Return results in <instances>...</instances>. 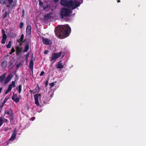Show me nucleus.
<instances>
[{"label": "nucleus", "mask_w": 146, "mask_h": 146, "mask_svg": "<svg viewBox=\"0 0 146 146\" xmlns=\"http://www.w3.org/2000/svg\"><path fill=\"white\" fill-rule=\"evenodd\" d=\"M51 13L47 14L46 15H45L44 16V18L49 19L50 17V15Z\"/></svg>", "instance_id": "obj_29"}, {"label": "nucleus", "mask_w": 146, "mask_h": 146, "mask_svg": "<svg viewBox=\"0 0 146 146\" xmlns=\"http://www.w3.org/2000/svg\"><path fill=\"white\" fill-rule=\"evenodd\" d=\"M8 100V99L7 98H6L4 100L3 102L5 103L7 102V100Z\"/></svg>", "instance_id": "obj_41"}, {"label": "nucleus", "mask_w": 146, "mask_h": 146, "mask_svg": "<svg viewBox=\"0 0 146 146\" xmlns=\"http://www.w3.org/2000/svg\"><path fill=\"white\" fill-rule=\"evenodd\" d=\"M2 32L3 34V37L1 39V43L2 44H4L5 43L7 36V35L5 34V31L3 29L2 30Z\"/></svg>", "instance_id": "obj_6"}, {"label": "nucleus", "mask_w": 146, "mask_h": 146, "mask_svg": "<svg viewBox=\"0 0 146 146\" xmlns=\"http://www.w3.org/2000/svg\"><path fill=\"white\" fill-rule=\"evenodd\" d=\"M29 91L31 93H32V92H33V91L31 90H30Z\"/></svg>", "instance_id": "obj_53"}, {"label": "nucleus", "mask_w": 146, "mask_h": 146, "mask_svg": "<svg viewBox=\"0 0 146 146\" xmlns=\"http://www.w3.org/2000/svg\"><path fill=\"white\" fill-rule=\"evenodd\" d=\"M16 67L17 68H18L19 67V64H17L16 65Z\"/></svg>", "instance_id": "obj_50"}, {"label": "nucleus", "mask_w": 146, "mask_h": 146, "mask_svg": "<svg viewBox=\"0 0 146 146\" xmlns=\"http://www.w3.org/2000/svg\"><path fill=\"white\" fill-rule=\"evenodd\" d=\"M49 51L48 50H45V51H44V54H47L48 52Z\"/></svg>", "instance_id": "obj_45"}, {"label": "nucleus", "mask_w": 146, "mask_h": 146, "mask_svg": "<svg viewBox=\"0 0 146 146\" xmlns=\"http://www.w3.org/2000/svg\"><path fill=\"white\" fill-rule=\"evenodd\" d=\"M56 67L58 69H61L63 68V65L62 64L61 60L58 62V64L56 65Z\"/></svg>", "instance_id": "obj_16"}, {"label": "nucleus", "mask_w": 146, "mask_h": 146, "mask_svg": "<svg viewBox=\"0 0 146 146\" xmlns=\"http://www.w3.org/2000/svg\"><path fill=\"white\" fill-rule=\"evenodd\" d=\"M15 51V50L14 48H12L11 50V52H10V54H12Z\"/></svg>", "instance_id": "obj_35"}, {"label": "nucleus", "mask_w": 146, "mask_h": 146, "mask_svg": "<svg viewBox=\"0 0 146 146\" xmlns=\"http://www.w3.org/2000/svg\"><path fill=\"white\" fill-rule=\"evenodd\" d=\"M12 64H13V63L12 62H10V66H11Z\"/></svg>", "instance_id": "obj_54"}, {"label": "nucleus", "mask_w": 146, "mask_h": 146, "mask_svg": "<svg viewBox=\"0 0 146 146\" xmlns=\"http://www.w3.org/2000/svg\"><path fill=\"white\" fill-rule=\"evenodd\" d=\"M1 65L2 67L5 68L7 65V62L6 60L3 61L1 63Z\"/></svg>", "instance_id": "obj_20"}, {"label": "nucleus", "mask_w": 146, "mask_h": 146, "mask_svg": "<svg viewBox=\"0 0 146 146\" xmlns=\"http://www.w3.org/2000/svg\"><path fill=\"white\" fill-rule=\"evenodd\" d=\"M49 6V5L48 4H47L45 6H44L43 7V9L44 10H45L46 9H47Z\"/></svg>", "instance_id": "obj_33"}, {"label": "nucleus", "mask_w": 146, "mask_h": 146, "mask_svg": "<svg viewBox=\"0 0 146 146\" xmlns=\"http://www.w3.org/2000/svg\"><path fill=\"white\" fill-rule=\"evenodd\" d=\"M35 117H33V118H31V119H32V120H33H33H34V119H35Z\"/></svg>", "instance_id": "obj_55"}, {"label": "nucleus", "mask_w": 146, "mask_h": 146, "mask_svg": "<svg viewBox=\"0 0 146 146\" xmlns=\"http://www.w3.org/2000/svg\"><path fill=\"white\" fill-rule=\"evenodd\" d=\"M4 113L5 114L9 115L10 121L13 120L14 117L13 110L11 109H9L7 110H5L4 111Z\"/></svg>", "instance_id": "obj_5"}, {"label": "nucleus", "mask_w": 146, "mask_h": 146, "mask_svg": "<svg viewBox=\"0 0 146 146\" xmlns=\"http://www.w3.org/2000/svg\"><path fill=\"white\" fill-rule=\"evenodd\" d=\"M17 134V130L16 129H14L11 135L10 138L9 139V141H13L16 138Z\"/></svg>", "instance_id": "obj_8"}, {"label": "nucleus", "mask_w": 146, "mask_h": 146, "mask_svg": "<svg viewBox=\"0 0 146 146\" xmlns=\"http://www.w3.org/2000/svg\"><path fill=\"white\" fill-rule=\"evenodd\" d=\"M72 1V0H70L69 1H67L66 7H68V8L71 7V8H72L73 5Z\"/></svg>", "instance_id": "obj_15"}, {"label": "nucleus", "mask_w": 146, "mask_h": 146, "mask_svg": "<svg viewBox=\"0 0 146 146\" xmlns=\"http://www.w3.org/2000/svg\"><path fill=\"white\" fill-rule=\"evenodd\" d=\"M72 13L71 9L65 7H63L60 11V18L63 19L64 17L69 16Z\"/></svg>", "instance_id": "obj_2"}, {"label": "nucleus", "mask_w": 146, "mask_h": 146, "mask_svg": "<svg viewBox=\"0 0 146 146\" xmlns=\"http://www.w3.org/2000/svg\"><path fill=\"white\" fill-rule=\"evenodd\" d=\"M56 82H55L50 83L49 85L50 86V88H51L53 87L55 85V83H56Z\"/></svg>", "instance_id": "obj_30"}, {"label": "nucleus", "mask_w": 146, "mask_h": 146, "mask_svg": "<svg viewBox=\"0 0 146 146\" xmlns=\"http://www.w3.org/2000/svg\"><path fill=\"white\" fill-rule=\"evenodd\" d=\"M19 98L17 97V94L13 92L12 99L16 103H18L19 101Z\"/></svg>", "instance_id": "obj_9"}, {"label": "nucleus", "mask_w": 146, "mask_h": 146, "mask_svg": "<svg viewBox=\"0 0 146 146\" xmlns=\"http://www.w3.org/2000/svg\"><path fill=\"white\" fill-rule=\"evenodd\" d=\"M9 85H11V86L13 88H14L16 86L15 82L14 81H12L11 84Z\"/></svg>", "instance_id": "obj_26"}, {"label": "nucleus", "mask_w": 146, "mask_h": 146, "mask_svg": "<svg viewBox=\"0 0 146 146\" xmlns=\"http://www.w3.org/2000/svg\"><path fill=\"white\" fill-rule=\"evenodd\" d=\"M5 10L4 9H3V10H2V13L4 12V11H5Z\"/></svg>", "instance_id": "obj_57"}, {"label": "nucleus", "mask_w": 146, "mask_h": 146, "mask_svg": "<svg viewBox=\"0 0 146 146\" xmlns=\"http://www.w3.org/2000/svg\"><path fill=\"white\" fill-rule=\"evenodd\" d=\"M59 0H54V1L55 2H58Z\"/></svg>", "instance_id": "obj_52"}, {"label": "nucleus", "mask_w": 146, "mask_h": 146, "mask_svg": "<svg viewBox=\"0 0 146 146\" xmlns=\"http://www.w3.org/2000/svg\"><path fill=\"white\" fill-rule=\"evenodd\" d=\"M83 0H74L72 1V9H74L77 7H79L80 4L83 2Z\"/></svg>", "instance_id": "obj_3"}, {"label": "nucleus", "mask_w": 146, "mask_h": 146, "mask_svg": "<svg viewBox=\"0 0 146 146\" xmlns=\"http://www.w3.org/2000/svg\"><path fill=\"white\" fill-rule=\"evenodd\" d=\"M24 23L23 22H21L20 24L19 27L20 29H22L23 27Z\"/></svg>", "instance_id": "obj_32"}, {"label": "nucleus", "mask_w": 146, "mask_h": 146, "mask_svg": "<svg viewBox=\"0 0 146 146\" xmlns=\"http://www.w3.org/2000/svg\"><path fill=\"white\" fill-rule=\"evenodd\" d=\"M9 140L8 141H6L5 142V143L6 144V145H9V144L10 143V142L9 141Z\"/></svg>", "instance_id": "obj_42"}, {"label": "nucleus", "mask_w": 146, "mask_h": 146, "mask_svg": "<svg viewBox=\"0 0 146 146\" xmlns=\"http://www.w3.org/2000/svg\"><path fill=\"white\" fill-rule=\"evenodd\" d=\"M39 5L40 7H43V2L41 0H39Z\"/></svg>", "instance_id": "obj_31"}, {"label": "nucleus", "mask_w": 146, "mask_h": 146, "mask_svg": "<svg viewBox=\"0 0 146 146\" xmlns=\"http://www.w3.org/2000/svg\"><path fill=\"white\" fill-rule=\"evenodd\" d=\"M22 48L20 47L17 46L16 47V54L17 56H19L21 54V53L22 51Z\"/></svg>", "instance_id": "obj_13"}, {"label": "nucleus", "mask_w": 146, "mask_h": 146, "mask_svg": "<svg viewBox=\"0 0 146 146\" xmlns=\"http://www.w3.org/2000/svg\"><path fill=\"white\" fill-rule=\"evenodd\" d=\"M67 1L64 0H61L60 1V3L62 5L66 6Z\"/></svg>", "instance_id": "obj_17"}, {"label": "nucleus", "mask_w": 146, "mask_h": 146, "mask_svg": "<svg viewBox=\"0 0 146 146\" xmlns=\"http://www.w3.org/2000/svg\"><path fill=\"white\" fill-rule=\"evenodd\" d=\"M9 129V127H6L5 128L4 130L5 132H7Z\"/></svg>", "instance_id": "obj_38"}, {"label": "nucleus", "mask_w": 146, "mask_h": 146, "mask_svg": "<svg viewBox=\"0 0 146 146\" xmlns=\"http://www.w3.org/2000/svg\"><path fill=\"white\" fill-rule=\"evenodd\" d=\"M31 26L30 25H28L26 30V33L27 35H30L31 34Z\"/></svg>", "instance_id": "obj_14"}, {"label": "nucleus", "mask_w": 146, "mask_h": 146, "mask_svg": "<svg viewBox=\"0 0 146 146\" xmlns=\"http://www.w3.org/2000/svg\"><path fill=\"white\" fill-rule=\"evenodd\" d=\"M60 52H62L61 58H62L64 56L66 52V50L65 49H64L62 50V51H60Z\"/></svg>", "instance_id": "obj_19"}, {"label": "nucleus", "mask_w": 146, "mask_h": 146, "mask_svg": "<svg viewBox=\"0 0 146 146\" xmlns=\"http://www.w3.org/2000/svg\"><path fill=\"white\" fill-rule=\"evenodd\" d=\"M11 44L12 42H11V41H9L8 42V44L6 45V47H7V48H10L11 46Z\"/></svg>", "instance_id": "obj_25"}, {"label": "nucleus", "mask_w": 146, "mask_h": 146, "mask_svg": "<svg viewBox=\"0 0 146 146\" xmlns=\"http://www.w3.org/2000/svg\"><path fill=\"white\" fill-rule=\"evenodd\" d=\"M117 2H118V3L120 2V0H118Z\"/></svg>", "instance_id": "obj_56"}, {"label": "nucleus", "mask_w": 146, "mask_h": 146, "mask_svg": "<svg viewBox=\"0 0 146 146\" xmlns=\"http://www.w3.org/2000/svg\"><path fill=\"white\" fill-rule=\"evenodd\" d=\"M33 56H32L31 57V59L30 60V61L29 64V68L32 72H33V67L34 64V63L33 60Z\"/></svg>", "instance_id": "obj_11"}, {"label": "nucleus", "mask_w": 146, "mask_h": 146, "mask_svg": "<svg viewBox=\"0 0 146 146\" xmlns=\"http://www.w3.org/2000/svg\"><path fill=\"white\" fill-rule=\"evenodd\" d=\"M44 71H42L41 72V73L40 74V76H42L43 74H44Z\"/></svg>", "instance_id": "obj_43"}, {"label": "nucleus", "mask_w": 146, "mask_h": 146, "mask_svg": "<svg viewBox=\"0 0 146 146\" xmlns=\"http://www.w3.org/2000/svg\"><path fill=\"white\" fill-rule=\"evenodd\" d=\"M6 2V0H0V3L2 6L4 5L5 4Z\"/></svg>", "instance_id": "obj_23"}, {"label": "nucleus", "mask_w": 146, "mask_h": 146, "mask_svg": "<svg viewBox=\"0 0 146 146\" xmlns=\"http://www.w3.org/2000/svg\"><path fill=\"white\" fill-rule=\"evenodd\" d=\"M10 5L9 4V5H7V7H10V5Z\"/></svg>", "instance_id": "obj_51"}, {"label": "nucleus", "mask_w": 146, "mask_h": 146, "mask_svg": "<svg viewBox=\"0 0 146 146\" xmlns=\"http://www.w3.org/2000/svg\"><path fill=\"white\" fill-rule=\"evenodd\" d=\"M22 42H19V43H20V46H21V44H21V43H22Z\"/></svg>", "instance_id": "obj_58"}, {"label": "nucleus", "mask_w": 146, "mask_h": 146, "mask_svg": "<svg viewBox=\"0 0 146 146\" xmlns=\"http://www.w3.org/2000/svg\"><path fill=\"white\" fill-rule=\"evenodd\" d=\"M29 46L28 44H27L24 47V50L23 51V52H27L29 49Z\"/></svg>", "instance_id": "obj_21"}, {"label": "nucleus", "mask_w": 146, "mask_h": 146, "mask_svg": "<svg viewBox=\"0 0 146 146\" xmlns=\"http://www.w3.org/2000/svg\"><path fill=\"white\" fill-rule=\"evenodd\" d=\"M18 92L19 94H20L21 91L22 85H19L18 86Z\"/></svg>", "instance_id": "obj_27"}, {"label": "nucleus", "mask_w": 146, "mask_h": 146, "mask_svg": "<svg viewBox=\"0 0 146 146\" xmlns=\"http://www.w3.org/2000/svg\"><path fill=\"white\" fill-rule=\"evenodd\" d=\"M13 77V75L12 74L9 75L6 78L4 81V84H7L9 81H10Z\"/></svg>", "instance_id": "obj_12"}, {"label": "nucleus", "mask_w": 146, "mask_h": 146, "mask_svg": "<svg viewBox=\"0 0 146 146\" xmlns=\"http://www.w3.org/2000/svg\"><path fill=\"white\" fill-rule=\"evenodd\" d=\"M8 2L9 3L10 5H11V4L13 2V0H7Z\"/></svg>", "instance_id": "obj_39"}, {"label": "nucleus", "mask_w": 146, "mask_h": 146, "mask_svg": "<svg viewBox=\"0 0 146 146\" xmlns=\"http://www.w3.org/2000/svg\"><path fill=\"white\" fill-rule=\"evenodd\" d=\"M24 37V35L23 34L21 35V37L19 39H18L17 40V41L18 42H23V40Z\"/></svg>", "instance_id": "obj_18"}, {"label": "nucleus", "mask_w": 146, "mask_h": 146, "mask_svg": "<svg viewBox=\"0 0 146 146\" xmlns=\"http://www.w3.org/2000/svg\"><path fill=\"white\" fill-rule=\"evenodd\" d=\"M40 94H36L35 95L34 98L35 100V103L37 106H39L40 105L39 102H38V96H40Z\"/></svg>", "instance_id": "obj_10"}, {"label": "nucleus", "mask_w": 146, "mask_h": 146, "mask_svg": "<svg viewBox=\"0 0 146 146\" xmlns=\"http://www.w3.org/2000/svg\"><path fill=\"white\" fill-rule=\"evenodd\" d=\"M10 91L9 90H8L7 89V90H6V92H5V94H7Z\"/></svg>", "instance_id": "obj_46"}, {"label": "nucleus", "mask_w": 146, "mask_h": 146, "mask_svg": "<svg viewBox=\"0 0 146 146\" xmlns=\"http://www.w3.org/2000/svg\"><path fill=\"white\" fill-rule=\"evenodd\" d=\"M25 11L24 10V9L23 10H22V13H23V15H22V16H23L25 15Z\"/></svg>", "instance_id": "obj_47"}, {"label": "nucleus", "mask_w": 146, "mask_h": 146, "mask_svg": "<svg viewBox=\"0 0 146 146\" xmlns=\"http://www.w3.org/2000/svg\"><path fill=\"white\" fill-rule=\"evenodd\" d=\"M71 31V28L68 25H61L55 30L56 35L60 39L68 36Z\"/></svg>", "instance_id": "obj_1"}, {"label": "nucleus", "mask_w": 146, "mask_h": 146, "mask_svg": "<svg viewBox=\"0 0 146 146\" xmlns=\"http://www.w3.org/2000/svg\"><path fill=\"white\" fill-rule=\"evenodd\" d=\"M62 52H60L59 53H54L52 54V56L51 57H50V59L51 61H53V62H54L56 61V59L59 58L61 55Z\"/></svg>", "instance_id": "obj_4"}, {"label": "nucleus", "mask_w": 146, "mask_h": 146, "mask_svg": "<svg viewBox=\"0 0 146 146\" xmlns=\"http://www.w3.org/2000/svg\"><path fill=\"white\" fill-rule=\"evenodd\" d=\"M17 89H18V87H17Z\"/></svg>", "instance_id": "obj_59"}, {"label": "nucleus", "mask_w": 146, "mask_h": 146, "mask_svg": "<svg viewBox=\"0 0 146 146\" xmlns=\"http://www.w3.org/2000/svg\"><path fill=\"white\" fill-rule=\"evenodd\" d=\"M43 43L46 45L50 44L52 43V42L50 39L44 37L42 38Z\"/></svg>", "instance_id": "obj_7"}, {"label": "nucleus", "mask_w": 146, "mask_h": 146, "mask_svg": "<svg viewBox=\"0 0 146 146\" xmlns=\"http://www.w3.org/2000/svg\"><path fill=\"white\" fill-rule=\"evenodd\" d=\"M8 14H9L7 11H6L3 15V19L7 17Z\"/></svg>", "instance_id": "obj_24"}, {"label": "nucleus", "mask_w": 146, "mask_h": 146, "mask_svg": "<svg viewBox=\"0 0 146 146\" xmlns=\"http://www.w3.org/2000/svg\"><path fill=\"white\" fill-rule=\"evenodd\" d=\"M2 90V88L1 87H0V93H1V91Z\"/></svg>", "instance_id": "obj_49"}, {"label": "nucleus", "mask_w": 146, "mask_h": 146, "mask_svg": "<svg viewBox=\"0 0 146 146\" xmlns=\"http://www.w3.org/2000/svg\"><path fill=\"white\" fill-rule=\"evenodd\" d=\"M29 53L28 52L27 53V54L26 55L25 59V60L26 61H27V60L28 59V58L29 57Z\"/></svg>", "instance_id": "obj_34"}, {"label": "nucleus", "mask_w": 146, "mask_h": 146, "mask_svg": "<svg viewBox=\"0 0 146 146\" xmlns=\"http://www.w3.org/2000/svg\"><path fill=\"white\" fill-rule=\"evenodd\" d=\"M5 104V103L3 102L0 105V107L3 108Z\"/></svg>", "instance_id": "obj_40"}, {"label": "nucleus", "mask_w": 146, "mask_h": 146, "mask_svg": "<svg viewBox=\"0 0 146 146\" xmlns=\"http://www.w3.org/2000/svg\"><path fill=\"white\" fill-rule=\"evenodd\" d=\"M5 78V74L0 76V82H2Z\"/></svg>", "instance_id": "obj_22"}, {"label": "nucleus", "mask_w": 146, "mask_h": 146, "mask_svg": "<svg viewBox=\"0 0 146 146\" xmlns=\"http://www.w3.org/2000/svg\"><path fill=\"white\" fill-rule=\"evenodd\" d=\"M12 87L11 86V85H9L7 89L10 91L12 89Z\"/></svg>", "instance_id": "obj_37"}, {"label": "nucleus", "mask_w": 146, "mask_h": 146, "mask_svg": "<svg viewBox=\"0 0 146 146\" xmlns=\"http://www.w3.org/2000/svg\"><path fill=\"white\" fill-rule=\"evenodd\" d=\"M53 95H54V94H51L50 96V98H51L53 97Z\"/></svg>", "instance_id": "obj_48"}, {"label": "nucleus", "mask_w": 146, "mask_h": 146, "mask_svg": "<svg viewBox=\"0 0 146 146\" xmlns=\"http://www.w3.org/2000/svg\"><path fill=\"white\" fill-rule=\"evenodd\" d=\"M3 123L4 122L7 123V122L8 121V120L7 119L4 118L3 119Z\"/></svg>", "instance_id": "obj_36"}, {"label": "nucleus", "mask_w": 146, "mask_h": 146, "mask_svg": "<svg viewBox=\"0 0 146 146\" xmlns=\"http://www.w3.org/2000/svg\"><path fill=\"white\" fill-rule=\"evenodd\" d=\"M48 80H46V82L45 83V87H47L48 85Z\"/></svg>", "instance_id": "obj_44"}, {"label": "nucleus", "mask_w": 146, "mask_h": 146, "mask_svg": "<svg viewBox=\"0 0 146 146\" xmlns=\"http://www.w3.org/2000/svg\"><path fill=\"white\" fill-rule=\"evenodd\" d=\"M3 124V118L0 117V127Z\"/></svg>", "instance_id": "obj_28"}]
</instances>
